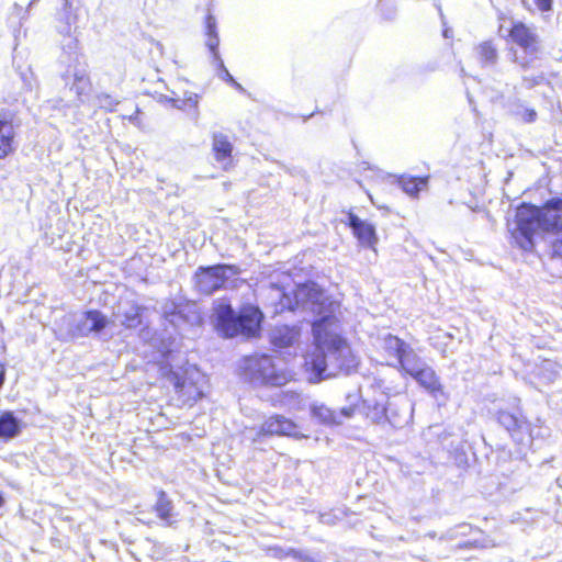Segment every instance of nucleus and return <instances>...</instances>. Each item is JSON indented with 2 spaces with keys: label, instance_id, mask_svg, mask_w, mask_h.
Listing matches in <instances>:
<instances>
[{
  "label": "nucleus",
  "instance_id": "obj_11",
  "mask_svg": "<svg viewBox=\"0 0 562 562\" xmlns=\"http://www.w3.org/2000/svg\"><path fill=\"white\" fill-rule=\"evenodd\" d=\"M346 225L351 229L358 243L366 248H375L378 235L375 225L367 220L360 218L352 211L347 213Z\"/></svg>",
  "mask_w": 562,
  "mask_h": 562
},
{
  "label": "nucleus",
  "instance_id": "obj_36",
  "mask_svg": "<svg viewBox=\"0 0 562 562\" xmlns=\"http://www.w3.org/2000/svg\"><path fill=\"white\" fill-rule=\"evenodd\" d=\"M4 505V499L2 497V495L0 494V507H2Z\"/></svg>",
  "mask_w": 562,
  "mask_h": 562
},
{
  "label": "nucleus",
  "instance_id": "obj_13",
  "mask_svg": "<svg viewBox=\"0 0 562 562\" xmlns=\"http://www.w3.org/2000/svg\"><path fill=\"white\" fill-rule=\"evenodd\" d=\"M403 374L412 376L418 382L420 386L431 393H437L442 390L441 383L436 372L430 367L423 366L422 359L418 355L416 361H412L411 364L404 370Z\"/></svg>",
  "mask_w": 562,
  "mask_h": 562
},
{
  "label": "nucleus",
  "instance_id": "obj_31",
  "mask_svg": "<svg viewBox=\"0 0 562 562\" xmlns=\"http://www.w3.org/2000/svg\"><path fill=\"white\" fill-rule=\"evenodd\" d=\"M479 547L480 546L477 544L476 541H465V542H462V543L458 544L459 549H475V548H479Z\"/></svg>",
  "mask_w": 562,
  "mask_h": 562
},
{
  "label": "nucleus",
  "instance_id": "obj_29",
  "mask_svg": "<svg viewBox=\"0 0 562 562\" xmlns=\"http://www.w3.org/2000/svg\"><path fill=\"white\" fill-rule=\"evenodd\" d=\"M552 251L554 256L562 257V237L553 241Z\"/></svg>",
  "mask_w": 562,
  "mask_h": 562
},
{
  "label": "nucleus",
  "instance_id": "obj_5",
  "mask_svg": "<svg viewBox=\"0 0 562 562\" xmlns=\"http://www.w3.org/2000/svg\"><path fill=\"white\" fill-rule=\"evenodd\" d=\"M244 373L249 382L262 386H283L292 380L290 372L277 369L268 355L246 358Z\"/></svg>",
  "mask_w": 562,
  "mask_h": 562
},
{
  "label": "nucleus",
  "instance_id": "obj_28",
  "mask_svg": "<svg viewBox=\"0 0 562 562\" xmlns=\"http://www.w3.org/2000/svg\"><path fill=\"white\" fill-rule=\"evenodd\" d=\"M533 5L540 12H548L553 8V0H533Z\"/></svg>",
  "mask_w": 562,
  "mask_h": 562
},
{
  "label": "nucleus",
  "instance_id": "obj_27",
  "mask_svg": "<svg viewBox=\"0 0 562 562\" xmlns=\"http://www.w3.org/2000/svg\"><path fill=\"white\" fill-rule=\"evenodd\" d=\"M520 120L524 123H533L537 120V112L532 108H526L519 113Z\"/></svg>",
  "mask_w": 562,
  "mask_h": 562
},
{
  "label": "nucleus",
  "instance_id": "obj_35",
  "mask_svg": "<svg viewBox=\"0 0 562 562\" xmlns=\"http://www.w3.org/2000/svg\"><path fill=\"white\" fill-rule=\"evenodd\" d=\"M65 1V5L68 8V9H71V2L70 0H64Z\"/></svg>",
  "mask_w": 562,
  "mask_h": 562
},
{
  "label": "nucleus",
  "instance_id": "obj_17",
  "mask_svg": "<svg viewBox=\"0 0 562 562\" xmlns=\"http://www.w3.org/2000/svg\"><path fill=\"white\" fill-rule=\"evenodd\" d=\"M234 146L231 138L223 133H214L212 136V153L216 161L231 160Z\"/></svg>",
  "mask_w": 562,
  "mask_h": 562
},
{
  "label": "nucleus",
  "instance_id": "obj_1",
  "mask_svg": "<svg viewBox=\"0 0 562 562\" xmlns=\"http://www.w3.org/2000/svg\"><path fill=\"white\" fill-rule=\"evenodd\" d=\"M156 366L160 378L172 386L170 402L176 407L192 408L205 397V379L196 366L189 364L188 361L177 363L170 349L161 351Z\"/></svg>",
  "mask_w": 562,
  "mask_h": 562
},
{
  "label": "nucleus",
  "instance_id": "obj_33",
  "mask_svg": "<svg viewBox=\"0 0 562 562\" xmlns=\"http://www.w3.org/2000/svg\"><path fill=\"white\" fill-rule=\"evenodd\" d=\"M355 408L353 407H345L341 409V414L346 417H350L353 415Z\"/></svg>",
  "mask_w": 562,
  "mask_h": 562
},
{
  "label": "nucleus",
  "instance_id": "obj_20",
  "mask_svg": "<svg viewBox=\"0 0 562 562\" xmlns=\"http://www.w3.org/2000/svg\"><path fill=\"white\" fill-rule=\"evenodd\" d=\"M153 510L167 526L172 524L173 504L165 491L160 490L157 492V501Z\"/></svg>",
  "mask_w": 562,
  "mask_h": 562
},
{
  "label": "nucleus",
  "instance_id": "obj_2",
  "mask_svg": "<svg viewBox=\"0 0 562 562\" xmlns=\"http://www.w3.org/2000/svg\"><path fill=\"white\" fill-rule=\"evenodd\" d=\"M515 222L512 237L521 249L530 251L538 229L543 233H562V199L552 198L541 206L524 202L517 209Z\"/></svg>",
  "mask_w": 562,
  "mask_h": 562
},
{
  "label": "nucleus",
  "instance_id": "obj_10",
  "mask_svg": "<svg viewBox=\"0 0 562 562\" xmlns=\"http://www.w3.org/2000/svg\"><path fill=\"white\" fill-rule=\"evenodd\" d=\"M19 126L16 113L4 110L0 112V160L14 154L16 149V132Z\"/></svg>",
  "mask_w": 562,
  "mask_h": 562
},
{
  "label": "nucleus",
  "instance_id": "obj_21",
  "mask_svg": "<svg viewBox=\"0 0 562 562\" xmlns=\"http://www.w3.org/2000/svg\"><path fill=\"white\" fill-rule=\"evenodd\" d=\"M476 56L482 65H494L498 58V50L492 40L483 41L475 47Z\"/></svg>",
  "mask_w": 562,
  "mask_h": 562
},
{
  "label": "nucleus",
  "instance_id": "obj_25",
  "mask_svg": "<svg viewBox=\"0 0 562 562\" xmlns=\"http://www.w3.org/2000/svg\"><path fill=\"white\" fill-rule=\"evenodd\" d=\"M313 413L317 417L322 418V420H324L325 423H331L333 422V424H334L336 422L335 420V414L334 413L331 414L328 409H326L323 406L315 407L313 409Z\"/></svg>",
  "mask_w": 562,
  "mask_h": 562
},
{
  "label": "nucleus",
  "instance_id": "obj_26",
  "mask_svg": "<svg viewBox=\"0 0 562 562\" xmlns=\"http://www.w3.org/2000/svg\"><path fill=\"white\" fill-rule=\"evenodd\" d=\"M7 351V345L3 341H0V353L4 355ZM7 376V364L4 361L0 359V390L4 385Z\"/></svg>",
  "mask_w": 562,
  "mask_h": 562
},
{
  "label": "nucleus",
  "instance_id": "obj_30",
  "mask_svg": "<svg viewBox=\"0 0 562 562\" xmlns=\"http://www.w3.org/2000/svg\"><path fill=\"white\" fill-rule=\"evenodd\" d=\"M224 79L227 83L235 87L236 89H241L240 85L233 78V76L227 71V69H224Z\"/></svg>",
  "mask_w": 562,
  "mask_h": 562
},
{
  "label": "nucleus",
  "instance_id": "obj_7",
  "mask_svg": "<svg viewBox=\"0 0 562 562\" xmlns=\"http://www.w3.org/2000/svg\"><path fill=\"white\" fill-rule=\"evenodd\" d=\"M507 41L518 46L527 56L525 59L515 56L514 63L525 70L528 69L540 50L538 34L525 22L514 21L508 30Z\"/></svg>",
  "mask_w": 562,
  "mask_h": 562
},
{
  "label": "nucleus",
  "instance_id": "obj_4",
  "mask_svg": "<svg viewBox=\"0 0 562 562\" xmlns=\"http://www.w3.org/2000/svg\"><path fill=\"white\" fill-rule=\"evenodd\" d=\"M339 319L334 315L323 316L313 323V336L317 348L304 356V370L313 383L324 379L327 368L325 352L322 347L339 351L347 347L346 339L336 331Z\"/></svg>",
  "mask_w": 562,
  "mask_h": 562
},
{
  "label": "nucleus",
  "instance_id": "obj_3",
  "mask_svg": "<svg viewBox=\"0 0 562 562\" xmlns=\"http://www.w3.org/2000/svg\"><path fill=\"white\" fill-rule=\"evenodd\" d=\"M213 325L223 338L241 336L246 339L258 338L261 335L265 315L254 303L241 304L237 312L227 297H221L213 303Z\"/></svg>",
  "mask_w": 562,
  "mask_h": 562
},
{
  "label": "nucleus",
  "instance_id": "obj_9",
  "mask_svg": "<svg viewBox=\"0 0 562 562\" xmlns=\"http://www.w3.org/2000/svg\"><path fill=\"white\" fill-rule=\"evenodd\" d=\"M382 350L387 359L396 361L397 369L402 373L412 361L417 359V353L412 346L396 335L387 334L383 337Z\"/></svg>",
  "mask_w": 562,
  "mask_h": 562
},
{
  "label": "nucleus",
  "instance_id": "obj_32",
  "mask_svg": "<svg viewBox=\"0 0 562 562\" xmlns=\"http://www.w3.org/2000/svg\"><path fill=\"white\" fill-rule=\"evenodd\" d=\"M75 80L79 81V82H85L87 85H90L89 77L87 75H85V74H76L75 75Z\"/></svg>",
  "mask_w": 562,
  "mask_h": 562
},
{
  "label": "nucleus",
  "instance_id": "obj_6",
  "mask_svg": "<svg viewBox=\"0 0 562 562\" xmlns=\"http://www.w3.org/2000/svg\"><path fill=\"white\" fill-rule=\"evenodd\" d=\"M281 301L290 311L306 306L314 310L331 305L330 302L327 304L325 290L313 280L295 284L291 292L283 293Z\"/></svg>",
  "mask_w": 562,
  "mask_h": 562
},
{
  "label": "nucleus",
  "instance_id": "obj_24",
  "mask_svg": "<svg viewBox=\"0 0 562 562\" xmlns=\"http://www.w3.org/2000/svg\"><path fill=\"white\" fill-rule=\"evenodd\" d=\"M283 331L279 329L278 334H276L273 338L276 345L288 346L295 339L296 331L294 329L285 327Z\"/></svg>",
  "mask_w": 562,
  "mask_h": 562
},
{
  "label": "nucleus",
  "instance_id": "obj_8",
  "mask_svg": "<svg viewBox=\"0 0 562 562\" xmlns=\"http://www.w3.org/2000/svg\"><path fill=\"white\" fill-rule=\"evenodd\" d=\"M227 272L235 273L234 266L217 263L199 267L193 274L194 289L203 295H211L225 286Z\"/></svg>",
  "mask_w": 562,
  "mask_h": 562
},
{
  "label": "nucleus",
  "instance_id": "obj_12",
  "mask_svg": "<svg viewBox=\"0 0 562 562\" xmlns=\"http://www.w3.org/2000/svg\"><path fill=\"white\" fill-rule=\"evenodd\" d=\"M272 436L299 437L297 425L290 418L276 414L262 422L257 430L258 438Z\"/></svg>",
  "mask_w": 562,
  "mask_h": 562
},
{
  "label": "nucleus",
  "instance_id": "obj_22",
  "mask_svg": "<svg viewBox=\"0 0 562 562\" xmlns=\"http://www.w3.org/2000/svg\"><path fill=\"white\" fill-rule=\"evenodd\" d=\"M144 306L134 304L130 311L123 314L122 326L125 329H136L143 324Z\"/></svg>",
  "mask_w": 562,
  "mask_h": 562
},
{
  "label": "nucleus",
  "instance_id": "obj_23",
  "mask_svg": "<svg viewBox=\"0 0 562 562\" xmlns=\"http://www.w3.org/2000/svg\"><path fill=\"white\" fill-rule=\"evenodd\" d=\"M83 316L91 321L89 331L101 333L109 325V319L99 310H88Z\"/></svg>",
  "mask_w": 562,
  "mask_h": 562
},
{
  "label": "nucleus",
  "instance_id": "obj_15",
  "mask_svg": "<svg viewBox=\"0 0 562 562\" xmlns=\"http://www.w3.org/2000/svg\"><path fill=\"white\" fill-rule=\"evenodd\" d=\"M201 100V92L191 89H177L171 91L170 97L164 98V103L180 111L198 112Z\"/></svg>",
  "mask_w": 562,
  "mask_h": 562
},
{
  "label": "nucleus",
  "instance_id": "obj_16",
  "mask_svg": "<svg viewBox=\"0 0 562 562\" xmlns=\"http://www.w3.org/2000/svg\"><path fill=\"white\" fill-rule=\"evenodd\" d=\"M204 36L205 45L207 46L213 58L223 66L218 50L220 37L217 32V21L211 13L206 14L204 18Z\"/></svg>",
  "mask_w": 562,
  "mask_h": 562
},
{
  "label": "nucleus",
  "instance_id": "obj_18",
  "mask_svg": "<svg viewBox=\"0 0 562 562\" xmlns=\"http://www.w3.org/2000/svg\"><path fill=\"white\" fill-rule=\"evenodd\" d=\"M22 425L15 418L14 413L4 411L0 413V439L9 441L21 434Z\"/></svg>",
  "mask_w": 562,
  "mask_h": 562
},
{
  "label": "nucleus",
  "instance_id": "obj_34",
  "mask_svg": "<svg viewBox=\"0 0 562 562\" xmlns=\"http://www.w3.org/2000/svg\"><path fill=\"white\" fill-rule=\"evenodd\" d=\"M522 5L525 7V9H527L528 11H532L533 8L526 1V0H522Z\"/></svg>",
  "mask_w": 562,
  "mask_h": 562
},
{
  "label": "nucleus",
  "instance_id": "obj_19",
  "mask_svg": "<svg viewBox=\"0 0 562 562\" xmlns=\"http://www.w3.org/2000/svg\"><path fill=\"white\" fill-rule=\"evenodd\" d=\"M429 176H407L403 175L398 178V186L411 196H418L420 191L428 187Z\"/></svg>",
  "mask_w": 562,
  "mask_h": 562
},
{
  "label": "nucleus",
  "instance_id": "obj_14",
  "mask_svg": "<svg viewBox=\"0 0 562 562\" xmlns=\"http://www.w3.org/2000/svg\"><path fill=\"white\" fill-rule=\"evenodd\" d=\"M497 422L507 430L509 436L518 443L524 441L525 435L531 436L530 423L512 412L501 411L497 414Z\"/></svg>",
  "mask_w": 562,
  "mask_h": 562
}]
</instances>
